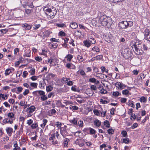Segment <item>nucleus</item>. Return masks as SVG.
I'll return each mask as SVG.
<instances>
[{"label": "nucleus", "mask_w": 150, "mask_h": 150, "mask_svg": "<svg viewBox=\"0 0 150 150\" xmlns=\"http://www.w3.org/2000/svg\"><path fill=\"white\" fill-rule=\"evenodd\" d=\"M98 23L103 26L109 28L110 26L111 21L110 19H108L106 16L103 15L99 18Z\"/></svg>", "instance_id": "nucleus-1"}, {"label": "nucleus", "mask_w": 150, "mask_h": 150, "mask_svg": "<svg viewBox=\"0 0 150 150\" xmlns=\"http://www.w3.org/2000/svg\"><path fill=\"white\" fill-rule=\"evenodd\" d=\"M133 24L132 21H122L119 23L118 27L120 29H124L131 27Z\"/></svg>", "instance_id": "nucleus-2"}, {"label": "nucleus", "mask_w": 150, "mask_h": 150, "mask_svg": "<svg viewBox=\"0 0 150 150\" xmlns=\"http://www.w3.org/2000/svg\"><path fill=\"white\" fill-rule=\"evenodd\" d=\"M45 92L42 90L36 91L33 92V94L34 96H37L39 94L41 96L40 98L42 101L45 100L48 98L47 96L45 95Z\"/></svg>", "instance_id": "nucleus-3"}, {"label": "nucleus", "mask_w": 150, "mask_h": 150, "mask_svg": "<svg viewBox=\"0 0 150 150\" xmlns=\"http://www.w3.org/2000/svg\"><path fill=\"white\" fill-rule=\"evenodd\" d=\"M122 54L124 57L126 59H127L131 57L132 55V52L129 51V48H128L123 49Z\"/></svg>", "instance_id": "nucleus-4"}, {"label": "nucleus", "mask_w": 150, "mask_h": 150, "mask_svg": "<svg viewBox=\"0 0 150 150\" xmlns=\"http://www.w3.org/2000/svg\"><path fill=\"white\" fill-rule=\"evenodd\" d=\"M70 122L76 125H78L79 127H82L83 126V122L82 121L79 120L77 118H74L73 119L71 120Z\"/></svg>", "instance_id": "nucleus-5"}, {"label": "nucleus", "mask_w": 150, "mask_h": 150, "mask_svg": "<svg viewBox=\"0 0 150 150\" xmlns=\"http://www.w3.org/2000/svg\"><path fill=\"white\" fill-rule=\"evenodd\" d=\"M137 43L136 42L135 45L134 44L135 48L134 52L137 55H142L144 53L143 50L141 49L142 47L138 44H137L138 46H137Z\"/></svg>", "instance_id": "nucleus-6"}, {"label": "nucleus", "mask_w": 150, "mask_h": 150, "mask_svg": "<svg viewBox=\"0 0 150 150\" xmlns=\"http://www.w3.org/2000/svg\"><path fill=\"white\" fill-rule=\"evenodd\" d=\"M90 89L88 88L87 90V93L88 95L89 96H93L94 94V92L93 91H95V92L97 93V88L96 86L94 85H91L90 86Z\"/></svg>", "instance_id": "nucleus-7"}, {"label": "nucleus", "mask_w": 150, "mask_h": 150, "mask_svg": "<svg viewBox=\"0 0 150 150\" xmlns=\"http://www.w3.org/2000/svg\"><path fill=\"white\" fill-rule=\"evenodd\" d=\"M36 109L35 107L33 105H32L26 109V112L29 113H33Z\"/></svg>", "instance_id": "nucleus-8"}, {"label": "nucleus", "mask_w": 150, "mask_h": 150, "mask_svg": "<svg viewBox=\"0 0 150 150\" xmlns=\"http://www.w3.org/2000/svg\"><path fill=\"white\" fill-rule=\"evenodd\" d=\"M22 27L25 28V30H29L32 27L33 25L30 24H28L27 23H24L22 25Z\"/></svg>", "instance_id": "nucleus-9"}, {"label": "nucleus", "mask_w": 150, "mask_h": 150, "mask_svg": "<svg viewBox=\"0 0 150 150\" xmlns=\"http://www.w3.org/2000/svg\"><path fill=\"white\" fill-rule=\"evenodd\" d=\"M23 6L25 8H30L31 9H33L34 7L32 2L30 3H27L25 4H23Z\"/></svg>", "instance_id": "nucleus-10"}, {"label": "nucleus", "mask_w": 150, "mask_h": 150, "mask_svg": "<svg viewBox=\"0 0 150 150\" xmlns=\"http://www.w3.org/2000/svg\"><path fill=\"white\" fill-rule=\"evenodd\" d=\"M112 36L111 35H109L108 34L105 35L104 37L105 41L108 42H111L112 40Z\"/></svg>", "instance_id": "nucleus-11"}, {"label": "nucleus", "mask_w": 150, "mask_h": 150, "mask_svg": "<svg viewBox=\"0 0 150 150\" xmlns=\"http://www.w3.org/2000/svg\"><path fill=\"white\" fill-rule=\"evenodd\" d=\"M60 133L63 137H65L66 136H68V133L65 129H61Z\"/></svg>", "instance_id": "nucleus-12"}, {"label": "nucleus", "mask_w": 150, "mask_h": 150, "mask_svg": "<svg viewBox=\"0 0 150 150\" xmlns=\"http://www.w3.org/2000/svg\"><path fill=\"white\" fill-rule=\"evenodd\" d=\"M89 82L94 83L96 84H98L100 83L99 81L98 80H97L94 78L89 79Z\"/></svg>", "instance_id": "nucleus-13"}, {"label": "nucleus", "mask_w": 150, "mask_h": 150, "mask_svg": "<svg viewBox=\"0 0 150 150\" xmlns=\"http://www.w3.org/2000/svg\"><path fill=\"white\" fill-rule=\"evenodd\" d=\"M6 132L8 135L11 137L13 132V129L11 127H7L6 129Z\"/></svg>", "instance_id": "nucleus-14"}, {"label": "nucleus", "mask_w": 150, "mask_h": 150, "mask_svg": "<svg viewBox=\"0 0 150 150\" xmlns=\"http://www.w3.org/2000/svg\"><path fill=\"white\" fill-rule=\"evenodd\" d=\"M83 42L84 46L88 48L91 45V43L87 40H84Z\"/></svg>", "instance_id": "nucleus-15"}, {"label": "nucleus", "mask_w": 150, "mask_h": 150, "mask_svg": "<svg viewBox=\"0 0 150 150\" xmlns=\"http://www.w3.org/2000/svg\"><path fill=\"white\" fill-rule=\"evenodd\" d=\"M44 11L45 12V13L47 15H49V13L52 12V10L50 8H49L47 7H45L43 8Z\"/></svg>", "instance_id": "nucleus-16"}, {"label": "nucleus", "mask_w": 150, "mask_h": 150, "mask_svg": "<svg viewBox=\"0 0 150 150\" xmlns=\"http://www.w3.org/2000/svg\"><path fill=\"white\" fill-rule=\"evenodd\" d=\"M144 37H146L150 35V29H146L144 32Z\"/></svg>", "instance_id": "nucleus-17"}, {"label": "nucleus", "mask_w": 150, "mask_h": 150, "mask_svg": "<svg viewBox=\"0 0 150 150\" xmlns=\"http://www.w3.org/2000/svg\"><path fill=\"white\" fill-rule=\"evenodd\" d=\"M70 26L71 28L75 29L78 27V25L76 23L73 22L71 23Z\"/></svg>", "instance_id": "nucleus-18"}, {"label": "nucleus", "mask_w": 150, "mask_h": 150, "mask_svg": "<svg viewBox=\"0 0 150 150\" xmlns=\"http://www.w3.org/2000/svg\"><path fill=\"white\" fill-rule=\"evenodd\" d=\"M94 124L97 127H99L100 126L101 122L98 119L95 120L93 122Z\"/></svg>", "instance_id": "nucleus-19"}, {"label": "nucleus", "mask_w": 150, "mask_h": 150, "mask_svg": "<svg viewBox=\"0 0 150 150\" xmlns=\"http://www.w3.org/2000/svg\"><path fill=\"white\" fill-rule=\"evenodd\" d=\"M56 75L51 73H49L47 76V78L50 79L52 78H54Z\"/></svg>", "instance_id": "nucleus-20"}, {"label": "nucleus", "mask_w": 150, "mask_h": 150, "mask_svg": "<svg viewBox=\"0 0 150 150\" xmlns=\"http://www.w3.org/2000/svg\"><path fill=\"white\" fill-rule=\"evenodd\" d=\"M69 141V139L67 138L65 139L64 142V147H67L68 146V143Z\"/></svg>", "instance_id": "nucleus-21"}, {"label": "nucleus", "mask_w": 150, "mask_h": 150, "mask_svg": "<svg viewBox=\"0 0 150 150\" xmlns=\"http://www.w3.org/2000/svg\"><path fill=\"white\" fill-rule=\"evenodd\" d=\"M8 31V29H5L0 30V35L1 36L5 34Z\"/></svg>", "instance_id": "nucleus-22"}, {"label": "nucleus", "mask_w": 150, "mask_h": 150, "mask_svg": "<svg viewBox=\"0 0 150 150\" xmlns=\"http://www.w3.org/2000/svg\"><path fill=\"white\" fill-rule=\"evenodd\" d=\"M7 116L8 117L10 118L11 119H15L14 117V115L13 112L8 113L7 115Z\"/></svg>", "instance_id": "nucleus-23"}, {"label": "nucleus", "mask_w": 150, "mask_h": 150, "mask_svg": "<svg viewBox=\"0 0 150 150\" xmlns=\"http://www.w3.org/2000/svg\"><path fill=\"white\" fill-rule=\"evenodd\" d=\"M33 9H31L30 8H25V13L26 14H30L32 13L33 12Z\"/></svg>", "instance_id": "nucleus-24"}, {"label": "nucleus", "mask_w": 150, "mask_h": 150, "mask_svg": "<svg viewBox=\"0 0 150 150\" xmlns=\"http://www.w3.org/2000/svg\"><path fill=\"white\" fill-rule=\"evenodd\" d=\"M53 87L51 85H49L46 87V90L47 92H50L53 89Z\"/></svg>", "instance_id": "nucleus-25"}, {"label": "nucleus", "mask_w": 150, "mask_h": 150, "mask_svg": "<svg viewBox=\"0 0 150 150\" xmlns=\"http://www.w3.org/2000/svg\"><path fill=\"white\" fill-rule=\"evenodd\" d=\"M133 103V102L132 101L129 100H128V102L127 103V104L131 106L132 107L134 108L135 106Z\"/></svg>", "instance_id": "nucleus-26"}, {"label": "nucleus", "mask_w": 150, "mask_h": 150, "mask_svg": "<svg viewBox=\"0 0 150 150\" xmlns=\"http://www.w3.org/2000/svg\"><path fill=\"white\" fill-rule=\"evenodd\" d=\"M88 41L91 43V44H94L96 42V41L94 39V38H90L88 39Z\"/></svg>", "instance_id": "nucleus-27"}, {"label": "nucleus", "mask_w": 150, "mask_h": 150, "mask_svg": "<svg viewBox=\"0 0 150 150\" xmlns=\"http://www.w3.org/2000/svg\"><path fill=\"white\" fill-rule=\"evenodd\" d=\"M92 50L96 52H100V49L97 46H95L93 47L92 48Z\"/></svg>", "instance_id": "nucleus-28"}, {"label": "nucleus", "mask_w": 150, "mask_h": 150, "mask_svg": "<svg viewBox=\"0 0 150 150\" xmlns=\"http://www.w3.org/2000/svg\"><path fill=\"white\" fill-rule=\"evenodd\" d=\"M16 89L17 90L16 91H17V93L19 94L22 91L23 88L21 87H16Z\"/></svg>", "instance_id": "nucleus-29"}, {"label": "nucleus", "mask_w": 150, "mask_h": 150, "mask_svg": "<svg viewBox=\"0 0 150 150\" xmlns=\"http://www.w3.org/2000/svg\"><path fill=\"white\" fill-rule=\"evenodd\" d=\"M102 88L100 91V93L102 94H105L108 93V91L105 90L103 86H102Z\"/></svg>", "instance_id": "nucleus-30"}, {"label": "nucleus", "mask_w": 150, "mask_h": 150, "mask_svg": "<svg viewBox=\"0 0 150 150\" xmlns=\"http://www.w3.org/2000/svg\"><path fill=\"white\" fill-rule=\"evenodd\" d=\"M73 57V56L70 54H68L66 57V58H67V60L69 62L71 61Z\"/></svg>", "instance_id": "nucleus-31"}, {"label": "nucleus", "mask_w": 150, "mask_h": 150, "mask_svg": "<svg viewBox=\"0 0 150 150\" xmlns=\"http://www.w3.org/2000/svg\"><path fill=\"white\" fill-rule=\"evenodd\" d=\"M89 130L90 131V134H94L96 133V131L91 127L89 128Z\"/></svg>", "instance_id": "nucleus-32"}, {"label": "nucleus", "mask_w": 150, "mask_h": 150, "mask_svg": "<svg viewBox=\"0 0 150 150\" xmlns=\"http://www.w3.org/2000/svg\"><path fill=\"white\" fill-rule=\"evenodd\" d=\"M38 85V84L36 83L32 82L30 83V86L35 88H37Z\"/></svg>", "instance_id": "nucleus-33"}, {"label": "nucleus", "mask_w": 150, "mask_h": 150, "mask_svg": "<svg viewBox=\"0 0 150 150\" xmlns=\"http://www.w3.org/2000/svg\"><path fill=\"white\" fill-rule=\"evenodd\" d=\"M140 101L142 103H146L147 101V99L144 96H142L140 98Z\"/></svg>", "instance_id": "nucleus-34"}, {"label": "nucleus", "mask_w": 150, "mask_h": 150, "mask_svg": "<svg viewBox=\"0 0 150 150\" xmlns=\"http://www.w3.org/2000/svg\"><path fill=\"white\" fill-rule=\"evenodd\" d=\"M104 125L106 127L109 128L110 127V124L108 121L106 120L104 122Z\"/></svg>", "instance_id": "nucleus-35"}, {"label": "nucleus", "mask_w": 150, "mask_h": 150, "mask_svg": "<svg viewBox=\"0 0 150 150\" xmlns=\"http://www.w3.org/2000/svg\"><path fill=\"white\" fill-rule=\"evenodd\" d=\"M38 127V125L37 122H35L31 125V127L33 129H35Z\"/></svg>", "instance_id": "nucleus-36"}, {"label": "nucleus", "mask_w": 150, "mask_h": 150, "mask_svg": "<svg viewBox=\"0 0 150 150\" xmlns=\"http://www.w3.org/2000/svg\"><path fill=\"white\" fill-rule=\"evenodd\" d=\"M55 139V134H52L51 135V137L49 139L50 141H52Z\"/></svg>", "instance_id": "nucleus-37"}, {"label": "nucleus", "mask_w": 150, "mask_h": 150, "mask_svg": "<svg viewBox=\"0 0 150 150\" xmlns=\"http://www.w3.org/2000/svg\"><path fill=\"white\" fill-rule=\"evenodd\" d=\"M51 33V32L50 31L47 30L44 32V34L45 36L46 37H48Z\"/></svg>", "instance_id": "nucleus-38"}, {"label": "nucleus", "mask_w": 150, "mask_h": 150, "mask_svg": "<svg viewBox=\"0 0 150 150\" xmlns=\"http://www.w3.org/2000/svg\"><path fill=\"white\" fill-rule=\"evenodd\" d=\"M112 95L113 96L115 97H117L119 95H121L120 93H119L118 91L113 92L112 93Z\"/></svg>", "instance_id": "nucleus-39"}, {"label": "nucleus", "mask_w": 150, "mask_h": 150, "mask_svg": "<svg viewBox=\"0 0 150 150\" xmlns=\"http://www.w3.org/2000/svg\"><path fill=\"white\" fill-rule=\"evenodd\" d=\"M55 125L58 128H60L62 125V123L59 122H57L55 123Z\"/></svg>", "instance_id": "nucleus-40"}, {"label": "nucleus", "mask_w": 150, "mask_h": 150, "mask_svg": "<svg viewBox=\"0 0 150 150\" xmlns=\"http://www.w3.org/2000/svg\"><path fill=\"white\" fill-rule=\"evenodd\" d=\"M56 25L59 27H66V26L65 24L64 23H61V24H57Z\"/></svg>", "instance_id": "nucleus-41"}, {"label": "nucleus", "mask_w": 150, "mask_h": 150, "mask_svg": "<svg viewBox=\"0 0 150 150\" xmlns=\"http://www.w3.org/2000/svg\"><path fill=\"white\" fill-rule=\"evenodd\" d=\"M11 73L9 69H8L6 70L5 73L6 75H9Z\"/></svg>", "instance_id": "nucleus-42"}, {"label": "nucleus", "mask_w": 150, "mask_h": 150, "mask_svg": "<svg viewBox=\"0 0 150 150\" xmlns=\"http://www.w3.org/2000/svg\"><path fill=\"white\" fill-rule=\"evenodd\" d=\"M0 96H1V98L4 100L6 99L7 98L8 95L6 94H0Z\"/></svg>", "instance_id": "nucleus-43"}, {"label": "nucleus", "mask_w": 150, "mask_h": 150, "mask_svg": "<svg viewBox=\"0 0 150 150\" xmlns=\"http://www.w3.org/2000/svg\"><path fill=\"white\" fill-rule=\"evenodd\" d=\"M40 26L41 25L40 24H37L34 25L33 28V30H37Z\"/></svg>", "instance_id": "nucleus-44"}, {"label": "nucleus", "mask_w": 150, "mask_h": 150, "mask_svg": "<svg viewBox=\"0 0 150 150\" xmlns=\"http://www.w3.org/2000/svg\"><path fill=\"white\" fill-rule=\"evenodd\" d=\"M76 86H72L71 88V90L74 91H77L79 92L80 91L79 89H76Z\"/></svg>", "instance_id": "nucleus-45"}, {"label": "nucleus", "mask_w": 150, "mask_h": 150, "mask_svg": "<svg viewBox=\"0 0 150 150\" xmlns=\"http://www.w3.org/2000/svg\"><path fill=\"white\" fill-rule=\"evenodd\" d=\"M129 140L128 138L125 137L124 138L123 140V142L124 143L127 144L129 142Z\"/></svg>", "instance_id": "nucleus-46"}, {"label": "nucleus", "mask_w": 150, "mask_h": 150, "mask_svg": "<svg viewBox=\"0 0 150 150\" xmlns=\"http://www.w3.org/2000/svg\"><path fill=\"white\" fill-rule=\"evenodd\" d=\"M29 72L31 75H33L35 74V69L32 68Z\"/></svg>", "instance_id": "nucleus-47"}, {"label": "nucleus", "mask_w": 150, "mask_h": 150, "mask_svg": "<svg viewBox=\"0 0 150 150\" xmlns=\"http://www.w3.org/2000/svg\"><path fill=\"white\" fill-rule=\"evenodd\" d=\"M107 131L108 133L109 134H113V132H114V130L112 128L108 129Z\"/></svg>", "instance_id": "nucleus-48"}, {"label": "nucleus", "mask_w": 150, "mask_h": 150, "mask_svg": "<svg viewBox=\"0 0 150 150\" xmlns=\"http://www.w3.org/2000/svg\"><path fill=\"white\" fill-rule=\"evenodd\" d=\"M122 94L123 95H127L128 94L129 91L127 89L123 90L122 91Z\"/></svg>", "instance_id": "nucleus-49"}, {"label": "nucleus", "mask_w": 150, "mask_h": 150, "mask_svg": "<svg viewBox=\"0 0 150 150\" xmlns=\"http://www.w3.org/2000/svg\"><path fill=\"white\" fill-rule=\"evenodd\" d=\"M70 109H72L73 110H78L79 109L78 107L75 105H74V106L70 105Z\"/></svg>", "instance_id": "nucleus-50"}, {"label": "nucleus", "mask_w": 150, "mask_h": 150, "mask_svg": "<svg viewBox=\"0 0 150 150\" xmlns=\"http://www.w3.org/2000/svg\"><path fill=\"white\" fill-rule=\"evenodd\" d=\"M93 112L97 116L100 115V112L98 110L96 109L94 110Z\"/></svg>", "instance_id": "nucleus-51"}, {"label": "nucleus", "mask_w": 150, "mask_h": 150, "mask_svg": "<svg viewBox=\"0 0 150 150\" xmlns=\"http://www.w3.org/2000/svg\"><path fill=\"white\" fill-rule=\"evenodd\" d=\"M96 59L97 60H100L103 57V56L102 55H98L95 57Z\"/></svg>", "instance_id": "nucleus-52"}, {"label": "nucleus", "mask_w": 150, "mask_h": 150, "mask_svg": "<svg viewBox=\"0 0 150 150\" xmlns=\"http://www.w3.org/2000/svg\"><path fill=\"white\" fill-rule=\"evenodd\" d=\"M15 120V119H11V118L8 119L7 120V123L12 124L13 123V121Z\"/></svg>", "instance_id": "nucleus-53"}, {"label": "nucleus", "mask_w": 150, "mask_h": 150, "mask_svg": "<svg viewBox=\"0 0 150 150\" xmlns=\"http://www.w3.org/2000/svg\"><path fill=\"white\" fill-rule=\"evenodd\" d=\"M127 99L124 98H121L120 102L121 103H125L126 102Z\"/></svg>", "instance_id": "nucleus-54"}, {"label": "nucleus", "mask_w": 150, "mask_h": 150, "mask_svg": "<svg viewBox=\"0 0 150 150\" xmlns=\"http://www.w3.org/2000/svg\"><path fill=\"white\" fill-rule=\"evenodd\" d=\"M126 86L124 84L120 83L119 88H120L121 89H122L126 87Z\"/></svg>", "instance_id": "nucleus-55"}, {"label": "nucleus", "mask_w": 150, "mask_h": 150, "mask_svg": "<svg viewBox=\"0 0 150 150\" xmlns=\"http://www.w3.org/2000/svg\"><path fill=\"white\" fill-rule=\"evenodd\" d=\"M54 93L52 92L50 93H49L48 94L47 97H48V98H50L52 96V97H54Z\"/></svg>", "instance_id": "nucleus-56"}, {"label": "nucleus", "mask_w": 150, "mask_h": 150, "mask_svg": "<svg viewBox=\"0 0 150 150\" xmlns=\"http://www.w3.org/2000/svg\"><path fill=\"white\" fill-rule=\"evenodd\" d=\"M79 73L82 76H86V75L84 71L82 69H81L79 71Z\"/></svg>", "instance_id": "nucleus-57"}, {"label": "nucleus", "mask_w": 150, "mask_h": 150, "mask_svg": "<svg viewBox=\"0 0 150 150\" xmlns=\"http://www.w3.org/2000/svg\"><path fill=\"white\" fill-rule=\"evenodd\" d=\"M134 3L135 4L138 6L140 4L141 1L139 0H135Z\"/></svg>", "instance_id": "nucleus-58"}, {"label": "nucleus", "mask_w": 150, "mask_h": 150, "mask_svg": "<svg viewBox=\"0 0 150 150\" xmlns=\"http://www.w3.org/2000/svg\"><path fill=\"white\" fill-rule=\"evenodd\" d=\"M121 134L124 137H125L127 136V132L126 131L123 130L121 132Z\"/></svg>", "instance_id": "nucleus-59"}, {"label": "nucleus", "mask_w": 150, "mask_h": 150, "mask_svg": "<svg viewBox=\"0 0 150 150\" xmlns=\"http://www.w3.org/2000/svg\"><path fill=\"white\" fill-rule=\"evenodd\" d=\"M59 35L61 36H64L66 35V33L63 31H62L59 33Z\"/></svg>", "instance_id": "nucleus-60"}, {"label": "nucleus", "mask_w": 150, "mask_h": 150, "mask_svg": "<svg viewBox=\"0 0 150 150\" xmlns=\"http://www.w3.org/2000/svg\"><path fill=\"white\" fill-rule=\"evenodd\" d=\"M77 59L81 62H82L83 61V57L80 55H78L77 56Z\"/></svg>", "instance_id": "nucleus-61"}, {"label": "nucleus", "mask_w": 150, "mask_h": 150, "mask_svg": "<svg viewBox=\"0 0 150 150\" xmlns=\"http://www.w3.org/2000/svg\"><path fill=\"white\" fill-rule=\"evenodd\" d=\"M35 59L39 62H41L42 60L41 58L39 56L36 57L35 58Z\"/></svg>", "instance_id": "nucleus-62"}, {"label": "nucleus", "mask_w": 150, "mask_h": 150, "mask_svg": "<svg viewBox=\"0 0 150 150\" xmlns=\"http://www.w3.org/2000/svg\"><path fill=\"white\" fill-rule=\"evenodd\" d=\"M101 117H104L105 116L106 112V111L100 112Z\"/></svg>", "instance_id": "nucleus-63"}, {"label": "nucleus", "mask_w": 150, "mask_h": 150, "mask_svg": "<svg viewBox=\"0 0 150 150\" xmlns=\"http://www.w3.org/2000/svg\"><path fill=\"white\" fill-rule=\"evenodd\" d=\"M28 74V73L27 71H24L23 74V76L24 78H25Z\"/></svg>", "instance_id": "nucleus-64"}]
</instances>
